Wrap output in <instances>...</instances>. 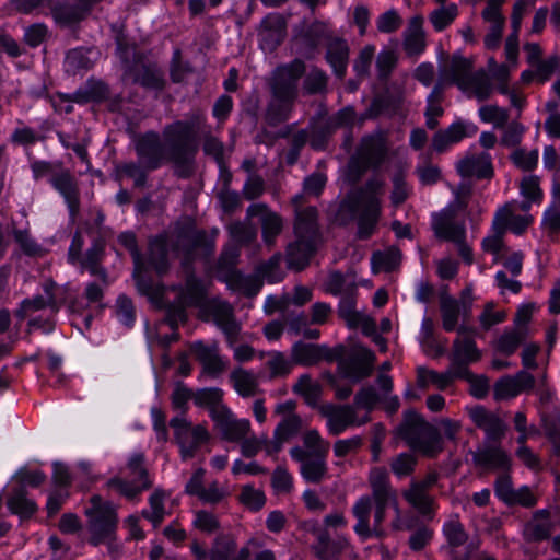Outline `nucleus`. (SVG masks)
Segmentation results:
<instances>
[{"instance_id": "f257e3e1", "label": "nucleus", "mask_w": 560, "mask_h": 560, "mask_svg": "<svg viewBox=\"0 0 560 560\" xmlns=\"http://www.w3.org/2000/svg\"><path fill=\"white\" fill-rule=\"evenodd\" d=\"M369 485L372 497L360 498L352 508L357 518L355 533L362 538L371 536L382 537L384 530L382 523L385 520V512L389 504L397 501L395 489L389 481V475L384 467H374L369 474Z\"/></svg>"}, {"instance_id": "f03ea898", "label": "nucleus", "mask_w": 560, "mask_h": 560, "mask_svg": "<svg viewBox=\"0 0 560 560\" xmlns=\"http://www.w3.org/2000/svg\"><path fill=\"white\" fill-rule=\"evenodd\" d=\"M205 128L206 116L201 110H195L186 119L173 121L163 128L167 158L179 177H189L194 173L199 133Z\"/></svg>"}, {"instance_id": "7ed1b4c3", "label": "nucleus", "mask_w": 560, "mask_h": 560, "mask_svg": "<svg viewBox=\"0 0 560 560\" xmlns=\"http://www.w3.org/2000/svg\"><path fill=\"white\" fill-rule=\"evenodd\" d=\"M201 247H208L205 231L191 228L179 229L170 234L159 235L149 242L148 264L159 275H163L170 268V249L177 256H182L184 267L190 265L195 259L196 250Z\"/></svg>"}, {"instance_id": "20e7f679", "label": "nucleus", "mask_w": 560, "mask_h": 560, "mask_svg": "<svg viewBox=\"0 0 560 560\" xmlns=\"http://www.w3.org/2000/svg\"><path fill=\"white\" fill-rule=\"evenodd\" d=\"M302 441L303 446L295 445L290 448V456L300 463L303 479L308 483L318 485L328 476L327 455L330 444L316 429L306 430Z\"/></svg>"}, {"instance_id": "39448f33", "label": "nucleus", "mask_w": 560, "mask_h": 560, "mask_svg": "<svg viewBox=\"0 0 560 560\" xmlns=\"http://www.w3.org/2000/svg\"><path fill=\"white\" fill-rule=\"evenodd\" d=\"M88 517L86 526L90 533V542L94 546L106 544L113 557L119 553L116 541L118 525L117 508L109 501H104L100 495L90 499V506L85 509Z\"/></svg>"}, {"instance_id": "423d86ee", "label": "nucleus", "mask_w": 560, "mask_h": 560, "mask_svg": "<svg viewBox=\"0 0 560 560\" xmlns=\"http://www.w3.org/2000/svg\"><path fill=\"white\" fill-rule=\"evenodd\" d=\"M183 268L185 271L184 285L172 287L167 290V293L174 294L173 300L167 298L166 304L167 319L172 328L187 319L186 308H202L208 301L206 284L192 273L190 265Z\"/></svg>"}, {"instance_id": "0eeeda50", "label": "nucleus", "mask_w": 560, "mask_h": 560, "mask_svg": "<svg viewBox=\"0 0 560 560\" xmlns=\"http://www.w3.org/2000/svg\"><path fill=\"white\" fill-rule=\"evenodd\" d=\"M398 434L415 451L433 457L443 450L442 438L435 427L417 411L407 410L398 428Z\"/></svg>"}, {"instance_id": "6e6552de", "label": "nucleus", "mask_w": 560, "mask_h": 560, "mask_svg": "<svg viewBox=\"0 0 560 560\" xmlns=\"http://www.w3.org/2000/svg\"><path fill=\"white\" fill-rule=\"evenodd\" d=\"M120 472L121 475L110 478L106 486L129 501L137 500L143 491L153 486L142 453L131 455Z\"/></svg>"}, {"instance_id": "1a4fd4ad", "label": "nucleus", "mask_w": 560, "mask_h": 560, "mask_svg": "<svg viewBox=\"0 0 560 560\" xmlns=\"http://www.w3.org/2000/svg\"><path fill=\"white\" fill-rule=\"evenodd\" d=\"M117 50L125 63V78L148 89L161 90L164 85L161 69L136 51L135 47L117 38Z\"/></svg>"}, {"instance_id": "9d476101", "label": "nucleus", "mask_w": 560, "mask_h": 560, "mask_svg": "<svg viewBox=\"0 0 560 560\" xmlns=\"http://www.w3.org/2000/svg\"><path fill=\"white\" fill-rule=\"evenodd\" d=\"M381 214L382 201L368 200V202H362L346 198L339 205L336 220L346 225L351 220L357 219V236L360 240H368L375 233Z\"/></svg>"}, {"instance_id": "9b49d317", "label": "nucleus", "mask_w": 560, "mask_h": 560, "mask_svg": "<svg viewBox=\"0 0 560 560\" xmlns=\"http://www.w3.org/2000/svg\"><path fill=\"white\" fill-rule=\"evenodd\" d=\"M471 189L468 186H460L457 192L455 205H450L440 212L432 215V230L434 235L442 241L459 242L466 237L465 221L459 218L458 211L466 209L467 198Z\"/></svg>"}, {"instance_id": "f8f14e48", "label": "nucleus", "mask_w": 560, "mask_h": 560, "mask_svg": "<svg viewBox=\"0 0 560 560\" xmlns=\"http://www.w3.org/2000/svg\"><path fill=\"white\" fill-rule=\"evenodd\" d=\"M170 425L184 460L192 458L200 446L210 439V433L203 424L194 425L184 416L171 419Z\"/></svg>"}, {"instance_id": "ddd939ff", "label": "nucleus", "mask_w": 560, "mask_h": 560, "mask_svg": "<svg viewBox=\"0 0 560 560\" xmlns=\"http://www.w3.org/2000/svg\"><path fill=\"white\" fill-rule=\"evenodd\" d=\"M305 73V63L301 59H294L288 65L277 67L269 79L271 95L289 98L298 97L299 81Z\"/></svg>"}, {"instance_id": "4468645a", "label": "nucleus", "mask_w": 560, "mask_h": 560, "mask_svg": "<svg viewBox=\"0 0 560 560\" xmlns=\"http://www.w3.org/2000/svg\"><path fill=\"white\" fill-rule=\"evenodd\" d=\"M246 214L248 219L258 218L261 228V240L271 249L276 246L278 236L284 229V219L278 212L272 211L266 203L257 202L250 205Z\"/></svg>"}, {"instance_id": "2eb2a0df", "label": "nucleus", "mask_w": 560, "mask_h": 560, "mask_svg": "<svg viewBox=\"0 0 560 560\" xmlns=\"http://www.w3.org/2000/svg\"><path fill=\"white\" fill-rule=\"evenodd\" d=\"M135 149L139 162L147 170H155L165 161H168L166 144L162 143L161 137L155 131H148L139 136L136 140Z\"/></svg>"}, {"instance_id": "dca6fc26", "label": "nucleus", "mask_w": 560, "mask_h": 560, "mask_svg": "<svg viewBox=\"0 0 560 560\" xmlns=\"http://www.w3.org/2000/svg\"><path fill=\"white\" fill-rule=\"evenodd\" d=\"M202 308L211 315L215 325L223 331L229 347H233L237 341L241 326L235 319L232 305L215 298L208 300Z\"/></svg>"}, {"instance_id": "f3484780", "label": "nucleus", "mask_w": 560, "mask_h": 560, "mask_svg": "<svg viewBox=\"0 0 560 560\" xmlns=\"http://www.w3.org/2000/svg\"><path fill=\"white\" fill-rule=\"evenodd\" d=\"M320 413L327 419V428L332 435H339L349 427L362 425L371 420L369 416L359 419L352 405L327 404L320 408Z\"/></svg>"}, {"instance_id": "a211bd4d", "label": "nucleus", "mask_w": 560, "mask_h": 560, "mask_svg": "<svg viewBox=\"0 0 560 560\" xmlns=\"http://www.w3.org/2000/svg\"><path fill=\"white\" fill-rule=\"evenodd\" d=\"M375 354L368 348L355 347L339 361V371L345 377L359 382L371 375Z\"/></svg>"}, {"instance_id": "6ab92c4d", "label": "nucleus", "mask_w": 560, "mask_h": 560, "mask_svg": "<svg viewBox=\"0 0 560 560\" xmlns=\"http://www.w3.org/2000/svg\"><path fill=\"white\" fill-rule=\"evenodd\" d=\"M190 351L201 365L202 375L211 378L220 377L228 369V361L220 354L219 343L210 345L203 341H195L190 345Z\"/></svg>"}, {"instance_id": "aec40b11", "label": "nucleus", "mask_w": 560, "mask_h": 560, "mask_svg": "<svg viewBox=\"0 0 560 560\" xmlns=\"http://www.w3.org/2000/svg\"><path fill=\"white\" fill-rule=\"evenodd\" d=\"M43 290L46 296L37 295L22 301L20 308L16 311V315L20 318H25L30 314L45 307H49L54 313L59 311L65 301L61 296V292H63L65 289L58 287L51 279H47L43 284Z\"/></svg>"}, {"instance_id": "412c9836", "label": "nucleus", "mask_w": 560, "mask_h": 560, "mask_svg": "<svg viewBox=\"0 0 560 560\" xmlns=\"http://www.w3.org/2000/svg\"><path fill=\"white\" fill-rule=\"evenodd\" d=\"M51 186L63 197L72 222L77 220L80 213V188L75 176L70 170L62 167L58 174L50 179Z\"/></svg>"}, {"instance_id": "4be33fe9", "label": "nucleus", "mask_w": 560, "mask_h": 560, "mask_svg": "<svg viewBox=\"0 0 560 560\" xmlns=\"http://www.w3.org/2000/svg\"><path fill=\"white\" fill-rule=\"evenodd\" d=\"M213 421L222 438L229 442L241 443L252 431L249 420L234 418L229 408L214 410Z\"/></svg>"}, {"instance_id": "5701e85b", "label": "nucleus", "mask_w": 560, "mask_h": 560, "mask_svg": "<svg viewBox=\"0 0 560 560\" xmlns=\"http://www.w3.org/2000/svg\"><path fill=\"white\" fill-rule=\"evenodd\" d=\"M310 530L315 535L316 542L312 549L319 560H337L338 556L348 547L349 542L345 537L331 539L328 532L312 524Z\"/></svg>"}, {"instance_id": "b1692460", "label": "nucleus", "mask_w": 560, "mask_h": 560, "mask_svg": "<svg viewBox=\"0 0 560 560\" xmlns=\"http://www.w3.org/2000/svg\"><path fill=\"white\" fill-rule=\"evenodd\" d=\"M456 170L462 177H476L478 179H490L494 171L489 153L469 154L460 159Z\"/></svg>"}, {"instance_id": "393cba45", "label": "nucleus", "mask_w": 560, "mask_h": 560, "mask_svg": "<svg viewBox=\"0 0 560 560\" xmlns=\"http://www.w3.org/2000/svg\"><path fill=\"white\" fill-rule=\"evenodd\" d=\"M458 337L453 342V351L451 353V360L456 362H477L481 358L480 351L476 347L474 336L476 329L462 325L457 328Z\"/></svg>"}, {"instance_id": "a878e982", "label": "nucleus", "mask_w": 560, "mask_h": 560, "mask_svg": "<svg viewBox=\"0 0 560 560\" xmlns=\"http://www.w3.org/2000/svg\"><path fill=\"white\" fill-rule=\"evenodd\" d=\"M468 415L472 422L485 431L487 441L499 442L504 436L505 424L495 413L482 406H476L468 410Z\"/></svg>"}, {"instance_id": "bb28decb", "label": "nucleus", "mask_w": 560, "mask_h": 560, "mask_svg": "<svg viewBox=\"0 0 560 560\" xmlns=\"http://www.w3.org/2000/svg\"><path fill=\"white\" fill-rule=\"evenodd\" d=\"M472 460L476 466L490 469L508 470L511 466V457L497 444L485 443L472 453Z\"/></svg>"}, {"instance_id": "cd10ccee", "label": "nucleus", "mask_w": 560, "mask_h": 560, "mask_svg": "<svg viewBox=\"0 0 560 560\" xmlns=\"http://www.w3.org/2000/svg\"><path fill=\"white\" fill-rule=\"evenodd\" d=\"M302 428L303 420L300 416L281 419L275 428L272 439H270L268 453L278 454L281 452L283 445L298 436Z\"/></svg>"}, {"instance_id": "c85d7f7f", "label": "nucleus", "mask_w": 560, "mask_h": 560, "mask_svg": "<svg viewBox=\"0 0 560 560\" xmlns=\"http://www.w3.org/2000/svg\"><path fill=\"white\" fill-rule=\"evenodd\" d=\"M259 36L264 49L269 51L276 49L285 36V21L282 15L278 13L267 15L260 24Z\"/></svg>"}, {"instance_id": "c756f323", "label": "nucleus", "mask_w": 560, "mask_h": 560, "mask_svg": "<svg viewBox=\"0 0 560 560\" xmlns=\"http://www.w3.org/2000/svg\"><path fill=\"white\" fill-rule=\"evenodd\" d=\"M349 46L345 39L338 36H327L326 60L335 74L342 79L346 74L349 61Z\"/></svg>"}, {"instance_id": "7c9ffc66", "label": "nucleus", "mask_w": 560, "mask_h": 560, "mask_svg": "<svg viewBox=\"0 0 560 560\" xmlns=\"http://www.w3.org/2000/svg\"><path fill=\"white\" fill-rule=\"evenodd\" d=\"M104 253V243L96 240L77 262H79L83 269L88 270L91 276L97 277L104 285H108V275L106 269L102 266Z\"/></svg>"}, {"instance_id": "2f4dec72", "label": "nucleus", "mask_w": 560, "mask_h": 560, "mask_svg": "<svg viewBox=\"0 0 560 560\" xmlns=\"http://www.w3.org/2000/svg\"><path fill=\"white\" fill-rule=\"evenodd\" d=\"M318 212L315 207H307L296 210L294 232L296 238L307 240L316 243L318 240Z\"/></svg>"}, {"instance_id": "473e14b6", "label": "nucleus", "mask_w": 560, "mask_h": 560, "mask_svg": "<svg viewBox=\"0 0 560 560\" xmlns=\"http://www.w3.org/2000/svg\"><path fill=\"white\" fill-rule=\"evenodd\" d=\"M118 241L124 247H126L130 252L132 256L135 264V279L137 281L139 290L144 294H152V285L149 284L141 276L142 270L144 269V261L141 253L138 249L135 234L129 232L121 233L118 236Z\"/></svg>"}, {"instance_id": "72a5a7b5", "label": "nucleus", "mask_w": 560, "mask_h": 560, "mask_svg": "<svg viewBox=\"0 0 560 560\" xmlns=\"http://www.w3.org/2000/svg\"><path fill=\"white\" fill-rule=\"evenodd\" d=\"M315 246L316 243L302 238L290 243L287 247L288 267L296 271L303 270L307 266Z\"/></svg>"}, {"instance_id": "f704fd0d", "label": "nucleus", "mask_w": 560, "mask_h": 560, "mask_svg": "<svg viewBox=\"0 0 560 560\" xmlns=\"http://www.w3.org/2000/svg\"><path fill=\"white\" fill-rule=\"evenodd\" d=\"M386 145L381 137L369 136L363 138L360 147V158L366 167H378L386 156Z\"/></svg>"}, {"instance_id": "c9c22d12", "label": "nucleus", "mask_w": 560, "mask_h": 560, "mask_svg": "<svg viewBox=\"0 0 560 560\" xmlns=\"http://www.w3.org/2000/svg\"><path fill=\"white\" fill-rule=\"evenodd\" d=\"M91 10L92 9L86 3L78 0L75 3H57L51 8L55 20L65 25H71L82 21L89 15Z\"/></svg>"}, {"instance_id": "e433bc0d", "label": "nucleus", "mask_w": 560, "mask_h": 560, "mask_svg": "<svg viewBox=\"0 0 560 560\" xmlns=\"http://www.w3.org/2000/svg\"><path fill=\"white\" fill-rule=\"evenodd\" d=\"M423 19L420 15L413 16L404 34V49L407 55H420L425 48V36L423 31Z\"/></svg>"}, {"instance_id": "4c0bfd02", "label": "nucleus", "mask_w": 560, "mask_h": 560, "mask_svg": "<svg viewBox=\"0 0 560 560\" xmlns=\"http://www.w3.org/2000/svg\"><path fill=\"white\" fill-rule=\"evenodd\" d=\"M229 378L233 388L242 397H253L258 393V377L249 370L236 366L231 371Z\"/></svg>"}, {"instance_id": "58836bf2", "label": "nucleus", "mask_w": 560, "mask_h": 560, "mask_svg": "<svg viewBox=\"0 0 560 560\" xmlns=\"http://www.w3.org/2000/svg\"><path fill=\"white\" fill-rule=\"evenodd\" d=\"M295 98L271 95L267 106L265 119L270 126H278L288 120L294 105Z\"/></svg>"}, {"instance_id": "ea45409f", "label": "nucleus", "mask_w": 560, "mask_h": 560, "mask_svg": "<svg viewBox=\"0 0 560 560\" xmlns=\"http://www.w3.org/2000/svg\"><path fill=\"white\" fill-rule=\"evenodd\" d=\"M229 288L242 292L248 298L255 296L262 287V280L255 276H244L240 271H231L224 276Z\"/></svg>"}, {"instance_id": "a19ab883", "label": "nucleus", "mask_w": 560, "mask_h": 560, "mask_svg": "<svg viewBox=\"0 0 560 560\" xmlns=\"http://www.w3.org/2000/svg\"><path fill=\"white\" fill-rule=\"evenodd\" d=\"M460 90L468 93L469 96L476 97L479 102H483L491 96L493 85L489 75L481 70L472 73Z\"/></svg>"}, {"instance_id": "79ce46f5", "label": "nucleus", "mask_w": 560, "mask_h": 560, "mask_svg": "<svg viewBox=\"0 0 560 560\" xmlns=\"http://www.w3.org/2000/svg\"><path fill=\"white\" fill-rule=\"evenodd\" d=\"M108 88L105 83L89 80L85 85L78 89L68 100L77 103L101 102L108 96Z\"/></svg>"}, {"instance_id": "37998d69", "label": "nucleus", "mask_w": 560, "mask_h": 560, "mask_svg": "<svg viewBox=\"0 0 560 560\" xmlns=\"http://www.w3.org/2000/svg\"><path fill=\"white\" fill-rule=\"evenodd\" d=\"M7 505L9 510L21 518L31 517L37 510L34 501L27 498L25 488L19 487L12 491L8 498Z\"/></svg>"}, {"instance_id": "c03bdc74", "label": "nucleus", "mask_w": 560, "mask_h": 560, "mask_svg": "<svg viewBox=\"0 0 560 560\" xmlns=\"http://www.w3.org/2000/svg\"><path fill=\"white\" fill-rule=\"evenodd\" d=\"M12 235L25 256L42 258L47 254V249L32 236L28 229L13 228Z\"/></svg>"}, {"instance_id": "a18cd8bd", "label": "nucleus", "mask_w": 560, "mask_h": 560, "mask_svg": "<svg viewBox=\"0 0 560 560\" xmlns=\"http://www.w3.org/2000/svg\"><path fill=\"white\" fill-rule=\"evenodd\" d=\"M466 137V127L463 122H454L448 128L438 131L432 139V147L443 152L448 145L459 142Z\"/></svg>"}, {"instance_id": "49530a36", "label": "nucleus", "mask_w": 560, "mask_h": 560, "mask_svg": "<svg viewBox=\"0 0 560 560\" xmlns=\"http://www.w3.org/2000/svg\"><path fill=\"white\" fill-rule=\"evenodd\" d=\"M404 499L413 506L421 515H430L433 511L434 499L428 491L410 483L409 488L402 492Z\"/></svg>"}, {"instance_id": "de8ad7c7", "label": "nucleus", "mask_w": 560, "mask_h": 560, "mask_svg": "<svg viewBox=\"0 0 560 560\" xmlns=\"http://www.w3.org/2000/svg\"><path fill=\"white\" fill-rule=\"evenodd\" d=\"M417 373V386L421 389H427L430 385H433L439 390H445L450 387V376L445 372H436L425 366H418Z\"/></svg>"}, {"instance_id": "09e8293b", "label": "nucleus", "mask_w": 560, "mask_h": 560, "mask_svg": "<svg viewBox=\"0 0 560 560\" xmlns=\"http://www.w3.org/2000/svg\"><path fill=\"white\" fill-rule=\"evenodd\" d=\"M440 308L442 314V326L446 331H452L456 328L459 317V303L457 300L442 292L440 295Z\"/></svg>"}, {"instance_id": "8fccbe9b", "label": "nucleus", "mask_w": 560, "mask_h": 560, "mask_svg": "<svg viewBox=\"0 0 560 560\" xmlns=\"http://www.w3.org/2000/svg\"><path fill=\"white\" fill-rule=\"evenodd\" d=\"M471 62L463 57H453L448 68L441 70L448 74V83H455L459 89L465 86L467 80L471 77Z\"/></svg>"}, {"instance_id": "3c124183", "label": "nucleus", "mask_w": 560, "mask_h": 560, "mask_svg": "<svg viewBox=\"0 0 560 560\" xmlns=\"http://www.w3.org/2000/svg\"><path fill=\"white\" fill-rule=\"evenodd\" d=\"M223 390L218 387H207L195 392L194 401L199 407H207L210 417L213 419V411L220 408H228L222 404Z\"/></svg>"}, {"instance_id": "603ef678", "label": "nucleus", "mask_w": 560, "mask_h": 560, "mask_svg": "<svg viewBox=\"0 0 560 560\" xmlns=\"http://www.w3.org/2000/svg\"><path fill=\"white\" fill-rule=\"evenodd\" d=\"M319 345L298 341L292 347L291 360L293 364L314 365L319 362Z\"/></svg>"}, {"instance_id": "864d4df0", "label": "nucleus", "mask_w": 560, "mask_h": 560, "mask_svg": "<svg viewBox=\"0 0 560 560\" xmlns=\"http://www.w3.org/2000/svg\"><path fill=\"white\" fill-rule=\"evenodd\" d=\"M293 392L302 396L307 405L316 406L322 395V386L305 374L294 384Z\"/></svg>"}, {"instance_id": "5fc2aeb1", "label": "nucleus", "mask_w": 560, "mask_h": 560, "mask_svg": "<svg viewBox=\"0 0 560 560\" xmlns=\"http://www.w3.org/2000/svg\"><path fill=\"white\" fill-rule=\"evenodd\" d=\"M506 210L497 211L492 223V234L483 240V249L492 254H498L503 247L504 217Z\"/></svg>"}, {"instance_id": "6e6d98bb", "label": "nucleus", "mask_w": 560, "mask_h": 560, "mask_svg": "<svg viewBox=\"0 0 560 560\" xmlns=\"http://www.w3.org/2000/svg\"><path fill=\"white\" fill-rule=\"evenodd\" d=\"M401 252L398 247L392 246L383 252H376L372 256V265L376 272L392 271L400 265Z\"/></svg>"}, {"instance_id": "4d7b16f0", "label": "nucleus", "mask_w": 560, "mask_h": 560, "mask_svg": "<svg viewBox=\"0 0 560 560\" xmlns=\"http://www.w3.org/2000/svg\"><path fill=\"white\" fill-rule=\"evenodd\" d=\"M236 541L233 536L220 535L215 538L210 551L209 560H234Z\"/></svg>"}, {"instance_id": "13d9d810", "label": "nucleus", "mask_w": 560, "mask_h": 560, "mask_svg": "<svg viewBox=\"0 0 560 560\" xmlns=\"http://www.w3.org/2000/svg\"><path fill=\"white\" fill-rule=\"evenodd\" d=\"M527 336V327L513 328L505 331L497 341V349L510 355L515 352L518 346L525 340Z\"/></svg>"}, {"instance_id": "bf43d9fd", "label": "nucleus", "mask_w": 560, "mask_h": 560, "mask_svg": "<svg viewBox=\"0 0 560 560\" xmlns=\"http://www.w3.org/2000/svg\"><path fill=\"white\" fill-rule=\"evenodd\" d=\"M165 493L161 489H156L149 498L151 511L143 510L142 517L150 521L156 528L161 525L165 516L164 509Z\"/></svg>"}, {"instance_id": "052dcab7", "label": "nucleus", "mask_w": 560, "mask_h": 560, "mask_svg": "<svg viewBox=\"0 0 560 560\" xmlns=\"http://www.w3.org/2000/svg\"><path fill=\"white\" fill-rule=\"evenodd\" d=\"M269 444L270 439L266 434L260 436L247 435L241 442V453L244 457L252 458L256 456L261 450H264L267 456L276 458L278 454L268 453Z\"/></svg>"}, {"instance_id": "680f3d73", "label": "nucleus", "mask_w": 560, "mask_h": 560, "mask_svg": "<svg viewBox=\"0 0 560 560\" xmlns=\"http://www.w3.org/2000/svg\"><path fill=\"white\" fill-rule=\"evenodd\" d=\"M267 358L266 366L269 370L270 380L288 375L293 366L292 360H289L282 352H268Z\"/></svg>"}, {"instance_id": "e2e57ef3", "label": "nucleus", "mask_w": 560, "mask_h": 560, "mask_svg": "<svg viewBox=\"0 0 560 560\" xmlns=\"http://www.w3.org/2000/svg\"><path fill=\"white\" fill-rule=\"evenodd\" d=\"M385 182L382 178L373 177L369 179L364 187L357 194L348 196L347 199L368 202V200L382 201L381 197L384 194Z\"/></svg>"}, {"instance_id": "0e129e2a", "label": "nucleus", "mask_w": 560, "mask_h": 560, "mask_svg": "<svg viewBox=\"0 0 560 560\" xmlns=\"http://www.w3.org/2000/svg\"><path fill=\"white\" fill-rule=\"evenodd\" d=\"M282 255L280 253L271 256L267 261L261 262L256 271L259 278L266 279L270 283L279 282L283 279V271L280 268Z\"/></svg>"}, {"instance_id": "69168bd1", "label": "nucleus", "mask_w": 560, "mask_h": 560, "mask_svg": "<svg viewBox=\"0 0 560 560\" xmlns=\"http://www.w3.org/2000/svg\"><path fill=\"white\" fill-rule=\"evenodd\" d=\"M457 15L458 8L456 4L452 3L447 7H441L432 11L429 20L436 32H442L452 24Z\"/></svg>"}, {"instance_id": "338daca9", "label": "nucleus", "mask_w": 560, "mask_h": 560, "mask_svg": "<svg viewBox=\"0 0 560 560\" xmlns=\"http://www.w3.org/2000/svg\"><path fill=\"white\" fill-rule=\"evenodd\" d=\"M327 74L318 68H313L304 79L303 90L310 95L322 94L327 90Z\"/></svg>"}, {"instance_id": "774afa93", "label": "nucleus", "mask_w": 560, "mask_h": 560, "mask_svg": "<svg viewBox=\"0 0 560 560\" xmlns=\"http://www.w3.org/2000/svg\"><path fill=\"white\" fill-rule=\"evenodd\" d=\"M529 535L535 540L547 539L551 534V525L549 523V511L540 510L535 513L534 521L528 527Z\"/></svg>"}]
</instances>
